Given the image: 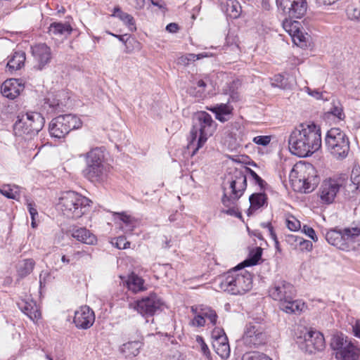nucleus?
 <instances>
[{"label": "nucleus", "instance_id": "f257e3e1", "mask_svg": "<svg viewBox=\"0 0 360 360\" xmlns=\"http://www.w3.org/2000/svg\"><path fill=\"white\" fill-rule=\"evenodd\" d=\"M290 152L298 157H307L321 146V129L314 123H302L297 127L288 139Z\"/></svg>", "mask_w": 360, "mask_h": 360}, {"label": "nucleus", "instance_id": "f03ea898", "mask_svg": "<svg viewBox=\"0 0 360 360\" xmlns=\"http://www.w3.org/2000/svg\"><path fill=\"white\" fill-rule=\"evenodd\" d=\"M217 124L212 116L205 111L196 113L193 127L188 138V148L193 150L192 155L201 148L208 138L214 134Z\"/></svg>", "mask_w": 360, "mask_h": 360}, {"label": "nucleus", "instance_id": "7ed1b4c3", "mask_svg": "<svg viewBox=\"0 0 360 360\" xmlns=\"http://www.w3.org/2000/svg\"><path fill=\"white\" fill-rule=\"evenodd\" d=\"M79 157L85 159L86 166L82 170L83 176L94 183L104 181L110 172V165L105 162V149L103 147L91 148L89 152Z\"/></svg>", "mask_w": 360, "mask_h": 360}, {"label": "nucleus", "instance_id": "20e7f679", "mask_svg": "<svg viewBox=\"0 0 360 360\" xmlns=\"http://www.w3.org/2000/svg\"><path fill=\"white\" fill-rule=\"evenodd\" d=\"M219 279L220 289L231 295H243L252 287V275L238 266L224 274Z\"/></svg>", "mask_w": 360, "mask_h": 360}, {"label": "nucleus", "instance_id": "39448f33", "mask_svg": "<svg viewBox=\"0 0 360 360\" xmlns=\"http://www.w3.org/2000/svg\"><path fill=\"white\" fill-rule=\"evenodd\" d=\"M91 201L81 194L69 191L59 198L58 208L68 218L78 219L89 211Z\"/></svg>", "mask_w": 360, "mask_h": 360}, {"label": "nucleus", "instance_id": "423d86ee", "mask_svg": "<svg viewBox=\"0 0 360 360\" xmlns=\"http://www.w3.org/2000/svg\"><path fill=\"white\" fill-rule=\"evenodd\" d=\"M247 187V176L245 173L241 170L236 169L230 181V188L231 189V195L227 197L226 194L222 198L223 205L228 207L227 210L222 212L231 215L240 217L235 207L236 202L243 195Z\"/></svg>", "mask_w": 360, "mask_h": 360}, {"label": "nucleus", "instance_id": "0eeeda50", "mask_svg": "<svg viewBox=\"0 0 360 360\" xmlns=\"http://www.w3.org/2000/svg\"><path fill=\"white\" fill-rule=\"evenodd\" d=\"M360 236V228H344L335 227L331 229L325 234L328 243L337 248L348 252L354 249V243L356 237Z\"/></svg>", "mask_w": 360, "mask_h": 360}, {"label": "nucleus", "instance_id": "6e6552de", "mask_svg": "<svg viewBox=\"0 0 360 360\" xmlns=\"http://www.w3.org/2000/svg\"><path fill=\"white\" fill-rule=\"evenodd\" d=\"M44 123V118L39 112L28 111L18 116L13 129L15 134H25L31 138L42 129Z\"/></svg>", "mask_w": 360, "mask_h": 360}, {"label": "nucleus", "instance_id": "1a4fd4ad", "mask_svg": "<svg viewBox=\"0 0 360 360\" xmlns=\"http://www.w3.org/2000/svg\"><path fill=\"white\" fill-rule=\"evenodd\" d=\"M326 145L330 153L337 159L345 158L349 151V139L339 128L330 129L326 136Z\"/></svg>", "mask_w": 360, "mask_h": 360}, {"label": "nucleus", "instance_id": "9d476101", "mask_svg": "<svg viewBox=\"0 0 360 360\" xmlns=\"http://www.w3.org/2000/svg\"><path fill=\"white\" fill-rule=\"evenodd\" d=\"M82 122L79 117L72 114L59 115L53 118L49 124V132L51 136L61 139L69 132L80 128Z\"/></svg>", "mask_w": 360, "mask_h": 360}, {"label": "nucleus", "instance_id": "9b49d317", "mask_svg": "<svg viewBox=\"0 0 360 360\" xmlns=\"http://www.w3.org/2000/svg\"><path fill=\"white\" fill-rule=\"evenodd\" d=\"M312 169L310 165L302 163L295 164L292 168L289 179L294 191L301 193H309L313 191L314 186L307 176L308 170Z\"/></svg>", "mask_w": 360, "mask_h": 360}, {"label": "nucleus", "instance_id": "f8f14e48", "mask_svg": "<svg viewBox=\"0 0 360 360\" xmlns=\"http://www.w3.org/2000/svg\"><path fill=\"white\" fill-rule=\"evenodd\" d=\"M163 304L158 295L150 293L148 296L129 304V307L136 309L143 316H153L156 312L162 310Z\"/></svg>", "mask_w": 360, "mask_h": 360}, {"label": "nucleus", "instance_id": "ddd939ff", "mask_svg": "<svg viewBox=\"0 0 360 360\" xmlns=\"http://www.w3.org/2000/svg\"><path fill=\"white\" fill-rule=\"evenodd\" d=\"M266 335L262 323L252 321L245 326L243 337V343L249 347H255L265 343Z\"/></svg>", "mask_w": 360, "mask_h": 360}, {"label": "nucleus", "instance_id": "4468645a", "mask_svg": "<svg viewBox=\"0 0 360 360\" xmlns=\"http://www.w3.org/2000/svg\"><path fill=\"white\" fill-rule=\"evenodd\" d=\"M279 9L290 18H302L307 13V0H276Z\"/></svg>", "mask_w": 360, "mask_h": 360}, {"label": "nucleus", "instance_id": "2eb2a0df", "mask_svg": "<svg viewBox=\"0 0 360 360\" xmlns=\"http://www.w3.org/2000/svg\"><path fill=\"white\" fill-rule=\"evenodd\" d=\"M344 185L343 178H330L322 183L319 188V197L323 203H332L338 193Z\"/></svg>", "mask_w": 360, "mask_h": 360}, {"label": "nucleus", "instance_id": "dca6fc26", "mask_svg": "<svg viewBox=\"0 0 360 360\" xmlns=\"http://www.w3.org/2000/svg\"><path fill=\"white\" fill-rule=\"evenodd\" d=\"M269 294L273 300L278 301L280 305L281 302L293 299L295 296V290L292 284L281 280L275 282L269 288Z\"/></svg>", "mask_w": 360, "mask_h": 360}, {"label": "nucleus", "instance_id": "f3484780", "mask_svg": "<svg viewBox=\"0 0 360 360\" xmlns=\"http://www.w3.org/2000/svg\"><path fill=\"white\" fill-rule=\"evenodd\" d=\"M212 347L215 352L221 358L227 359L230 356L231 349L228 338L224 330L215 328L212 333Z\"/></svg>", "mask_w": 360, "mask_h": 360}, {"label": "nucleus", "instance_id": "a211bd4d", "mask_svg": "<svg viewBox=\"0 0 360 360\" xmlns=\"http://www.w3.org/2000/svg\"><path fill=\"white\" fill-rule=\"evenodd\" d=\"M325 347V340L323 334L316 330H309L304 335V344L301 348L306 352L312 354L316 351H321Z\"/></svg>", "mask_w": 360, "mask_h": 360}, {"label": "nucleus", "instance_id": "6ab92c4d", "mask_svg": "<svg viewBox=\"0 0 360 360\" xmlns=\"http://www.w3.org/2000/svg\"><path fill=\"white\" fill-rule=\"evenodd\" d=\"M36 62L35 68L41 70L51 60V50L46 44L41 43L31 47Z\"/></svg>", "mask_w": 360, "mask_h": 360}, {"label": "nucleus", "instance_id": "aec40b11", "mask_svg": "<svg viewBox=\"0 0 360 360\" xmlns=\"http://www.w3.org/2000/svg\"><path fill=\"white\" fill-rule=\"evenodd\" d=\"M94 312L88 306L81 307L75 313L74 323L78 328H89L94 324Z\"/></svg>", "mask_w": 360, "mask_h": 360}, {"label": "nucleus", "instance_id": "412c9836", "mask_svg": "<svg viewBox=\"0 0 360 360\" xmlns=\"http://www.w3.org/2000/svg\"><path fill=\"white\" fill-rule=\"evenodd\" d=\"M24 86L18 79H9L6 80L1 85V91L4 97L9 99H15L23 90Z\"/></svg>", "mask_w": 360, "mask_h": 360}, {"label": "nucleus", "instance_id": "4be33fe9", "mask_svg": "<svg viewBox=\"0 0 360 360\" xmlns=\"http://www.w3.org/2000/svg\"><path fill=\"white\" fill-rule=\"evenodd\" d=\"M19 309L27 315L30 320L35 321L41 318V312L36 302L32 300H21L18 302Z\"/></svg>", "mask_w": 360, "mask_h": 360}, {"label": "nucleus", "instance_id": "5701e85b", "mask_svg": "<svg viewBox=\"0 0 360 360\" xmlns=\"http://www.w3.org/2000/svg\"><path fill=\"white\" fill-rule=\"evenodd\" d=\"M335 356L338 360H359L360 349L349 341L342 350L335 353Z\"/></svg>", "mask_w": 360, "mask_h": 360}, {"label": "nucleus", "instance_id": "b1692460", "mask_svg": "<svg viewBox=\"0 0 360 360\" xmlns=\"http://www.w3.org/2000/svg\"><path fill=\"white\" fill-rule=\"evenodd\" d=\"M72 28L69 23L57 22L51 23L49 27V33L50 35L56 37H68L71 34Z\"/></svg>", "mask_w": 360, "mask_h": 360}, {"label": "nucleus", "instance_id": "393cba45", "mask_svg": "<svg viewBox=\"0 0 360 360\" xmlns=\"http://www.w3.org/2000/svg\"><path fill=\"white\" fill-rule=\"evenodd\" d=\"M72 236L77 240L87 245H94L97 240L95 235L86 228H79L74 230Z\"/></svg>", "mask_w": 360, "mask_h": 360}, {"label": "nucleus", "instance_id": "a878e982", "mask_svg": "<svg viewBox=\"0 0 360 360\" xmlns=\"http://www.w3.org/2000/svg\"><path fill=\"white\" fill-rule=\"evenodd\" d=\"M25 59V53L24 51H15L9 58L6 67L11 72L20 70L24 65Z\"/></svg>", "mask_w": 360, "mask_h": 360}, {"label": "nucleus", "instance_id": "bb28decb", "mask_svg": "<svg viewBox=\"0 0 360 360\" xmlns=\"http://www.w3.org/2000/svg\"><path fill=\"white\" fill-rule=\"evenodd\" d=\"M304 307V302L300 300H294V298L281 302L279 305L280 309L288 314L301 312Z\"/></svg>", "mask_w": 360, "mask_h": 360}, {"label": "nucleus", "instance_id": "cd10ccee", "mask_svg": "<svg viewBox=\"0 0 360 360\" xmlns=\"http://www.w3.org/2000/svg\"><path fill=\"white\" fill-rule=\"evenodd\" d=\"M266 200V195L262 193H253L249 198L250 206L247 214L250 216L255 211L264 205Z\"/></svg>", "mask_w": 360, "mask_h": 360}, {"label": "nucleus", "instance_id": "c85d7f7f", "mask_svg": "<svg viewBox=\"0 0 360 360\" xmlns=\"http://www.w3.org/2000/svg\"><path fill=\"white\" fill-rule=\"evenodd\" d=\"M262 255V249L259 247H257L250 251L248 257L244 260L242 263L238 265L240 269H243L245 266H255L258 264L261 259Z\"/></svg>", "mask_w": 360, "mask_h": 360}, {"label": "nucleus", "instance_id": "c756f323", "mask_svg": "<svg viewBox=\"0 0 360 360\" xmlns=\"http://www.w3.org/2000/svg\"><path fill=\"white\" fill-rule=\"evenodd\" d=\"M216 115V118L221 122L227 121L231 115L233 108L227 105L221 103L210 109Z\"/></svg>", "mask_w": 360, "mask_h": 360}, {"label": "nucleus", "instance_id": "7c9ffc66", "mask_svg": "<svg viewBox=\"0 0 360 360\" xmlns=\"http://www.w3.org/2000/svg\"><path fill=\"white\" fill-rule=\"evenodd\" d=\"M141 342L139 341H131L123 344L120 347V352L128 357L136 356L139 353Z\"/></svg>", "mask_w": 360, "mask_h": 360}, {"label": "nucleus", "instance_id": "2f4dec72", "mask_svg": "<svg viewBox=\"0 0 360 360\" xmlns=\"http://www.w3.org/2000/svg\"><path fill=\"white\" fill-rule=\"evenodd\" d=\"M127 285L129 290L134 292H138L145 290L143 279L135 274H131L129 276Z\"/></svg>", "mask_w": 360, "mask_h": 360}, {"label": "nucleus", "instance_id": "473e14b6", "mask_svg": "<svg viewBox=\"0 0 360 360\" xmlns=\"http://www.w3.org/2000/svg\"><path fill=\"white\" fill-rule=\"evenodd\" d=\"M198 309L204 319L209 321L208 324H211L212 326L217 325L218 315L214 309L205 305H199Z\"/></svg>", "mask_w": 360, "mask_h": 360}, {"label": "nucleus", "instance_id": "72a5a7b5", "mask_svg": "<svg viewBox=\"0 0 360 360\" xmlns=\"http://www.w3.org/2000/svg\"><path fill=\"white\" fill-rule=\"evenodd\" d=\"M349 341L342 333L334 335L330 341V347L335 352H338L344 349Z\"/></svg>", "mask_w": 360, "mask_h": 360}, {"label": "nucleus", "instance_id": "f704fd0d", "mask_svg": "<svg viewBox=\"0 0 360 360\" xmlns=\"http://www.w3.org/2000/svg\"><path fill=\"white\" fill-rule=\"evenodd\" d=\"M20 188L14 184H5L0 188V193L9 199H17L20 196Z\"/></svg>", "mask_w": 360, "mask_h": 360}, {"label": "nucleus", "instance_id": "c9c22d12", "mask_svg": "<svg viewBox=\"0 0 360 360\" xmlns=\"http://www.w3.org/2000/svg\"><path fill=\"white\" fill-rule=\"evenodd\" d=\"M34 266V262L32 259H24L18 264V272L20 277L30 274Z\"/></svg>", "mask_w": 360, "mask_h": 360}, {"label": "nucleus", "instance_id": "e433bc0d", "mask_svg": "<svg viewBox=\"0 0 360 360\" xmlns=\"http://www.w3.org/2000/svg\"><path fill=\"white\" fill-rule=\"evenodd\" d=\"M283 27L292 37L296 33L299 32L302 25L298 21L285 19L283 22Z\"/></svg>", "mask_w": 360, "mask_h": 360}, {"label": "nucleus", "instance_id": "4c0bfd02", "mask_svg": "<svg viewBox=\"0 0 360 360\" xmlns=\"http://www.w3.org/2000/svg\"><path fill=\"white\" fill-rule=\"evenodd\" d=\"M328 113L331 114L339 120H343L345 118L343 107L339 101H333L331 107L329 108Z\"/></svg>", "mask_w": 360, "mask_h": 360}, {"label": "nucleus", "instance_id": "58836bf2", "mask_svg": "<svg viewBox=\"0 0 360 360\" xmlns=\"http://www.w3.org/2000/svg\"><path fill=\"white\" fill-rule=\"evenodd\" d=\"M43 108L47 112L52 113L59 111L62 108V105L59 100L49 97L45 99Z\"/></svg>", "mask_w": 360, "mask_h": 360}, {"label": "nucleus", "instance_id": "ea45409f", "mask_svg": "<svg viewBox=\"0 0 360 360\" xmlns=\"http://www.w3.org/2000/svg\"><path fill=\"white\" fill-rule=\"evenodd\" d=\"M288 242L292 243L295 242L300 245L302 249L306 250L307 251H310L312 250L313 245L312 243L309 240H304L302 237L295 236V235H289L288 236Z\"/></svg>", "mask_w": 360, "mask_h": 360}, {"label": "nucleus", "instance_id": "a19ab883", "mask_svg": "<svg viewBox=\"0 0 360 360\" xmlns=\"http://www.w3.org/2000/svg\"><path fill=\"white\" fill-rule=\"evenodd\" d=\"M307 34L303 32L302 27L299 30V32L295 34L292 38L293 43L301 48L307 46Z\"/></svg>", "mask_w": 360, "mask_h": 360}, {"label": "nucleus", "instance_id": "79ce46f5", "mask_svg": "<svg viewBox=\"0 0 360 360\" xmlns=\"http://www.w3.org/2000/svg\"><path fill=\"white\" fill-rule=\"evenodd\" d=\"M115 13H117V17L129 27L134 25V18L127 13L122 12L120 8H115Z\"/></svg>", "mask_w": 360, "mask_h": 360}, {"label": "nucleus", "instance_id": "37998d69", "mask_svg": "<svg viewBox=\"0 0 360 360\" xmlns=\"http://www.w3.org/2000/svg\"><path fill=\"white\" fill-rule=\"evenodd\" d=\"M307 92L309 95L314 97L317 100H323V101H328L329 99V94H328L326 91L321 92L319 90L314 89L312 90L310 88H307Z\"/></svg>", "mask_w": 360, "mask_h": 360}, {"label": "nucleus", "instance_id": "c03bdc74", "mask_svg": "<svg viewBox=\"0 0 360 360\" xmlns=\"http://www.w3.org/2000/svg\"><path fill=\"white\" fill-rule=\"evenodd\" d=\"M272 85L279 87L281 89H288L287 79L281 75H277L274 77Z\"/></svg>", "mask_w": 360, "mask_h": 360}, {"label": "nucleus", "instance_id": "a18cd8bd", "mask_svg": "<svg viewBox=\"0 0 360 360\" xmlns=\"http://www.w3.org/2000/svg\"><path fill=\"white\" fill-rule=\"evenodd\" d=\"M347 15L351 20L360 21V9L353 6L348 7Z\"/></svg>", "mask_w": 360, "mask_h": 360}, {"label": "nucleus", "instance_id": "49530a36", "mask_svg": "<svg viewBox=\"0 0 360 360\" xmlns=\"http://www.w3.org/2000/svg\"><path fill=\"white\" fill-rule=\"evenodd\" d=\"M196 311L198 314L194 316V318L191 321V325L195 327H203L205 326V320L201 316V313H200V310L198 308H196Z\"/></svg>", "mask_w": 360, "mask_h": 360}, {"label": "nucleus", "instance_id": "de8ad7c7", "mask_svg": "<svg viewBox=\"0 0 360 360\" xmlns=\"http://www.w3.org/2000/svg\"><path fill=\"white\" fill-rule=\"evenodd\" d=\"M287 227L292 231H298L301 228V224L299 220L294 217H290L286 220Z\"/></svg>", "mask_w": 360, "mask_h": 360}, {"label": "nucleus", "instance_id": "09e8293b", "mask_svg": "<svg viewBox=\"0 0 360 360\" xmlns=\"http://www.w3.org/2000/svg\"><path fill=\"white\" fill-rule=\"evenodd\" d=\"M245 172L249 173L251 177L255 180V183L258 184L261 189H263L266 183L265 181L257 175V174L248 167H245Z\"/></svg>", "mask_w": 360, "mask_h": 360}, {"label": "nucleus", "instance_id": "8fccbe9b", "mask_svg": "<svg viewBox=\"0 0 360 360\" xmlns=\"http://www.w3.org/2000/svg\"><path fill=\"white\" fill-rule=\"evenodd\" d=\"M243 360H271V359L263 353L255 352L248 354Z\"/></svg>", "mask_w": 360, "mask_h": 360}, {"label": "nucleus", "instance_id": "3c124183", "mask_svg": "<svg viewBox=\"0 0 360 360\" xmlns=\"http://www.w3.org/2000/svg\"><path fill=\"white\" fill-rule=\"evenodd\" d=\"M356 178H354V181L345 180L344 179V185L342 188H344L348 192H354L359 188L358 183L355 182Z\"/></svg>", "mask_w": 360, "mask_h": 360}, {"label": "nucleus", "instance_id": "603ef678", "mask_svg": "<svg viewBox=\"0 0 360 360\" xmlns=\"http://www.w3.org/2000/svg\"><path fill=\"white\" fill-rule=\"evenodd\" d=\"M261 226L267 229L270 237L275 242L276 245H278V241L277 240L276 234L274 231V228L271 222H262L261 223Z\"/></svg>", "mask_w": 360, "mask_h": 360}, {"label": "nucleus", "instance_id": "864d4df0", "mask_svg": "<svg viewBox=\"0 0 360 360\" xmlns=\"http://www.w3.org/2000/svg\"><path fill=\"white\" fill-rule=\"evenodd\" d=\"M270 136H257L254 137L253 142L257 145L266 146L271 141Z\"/></svg>", "mask_w": 360, "mask_h": 360}, {"label": "nucleus", "instance_id": "5fc2aeb1", "mask_svg": "<svg viewBox=\"0 0 360 360\" xmlns=\"http://www.w3.org/2000/svg\"><path fill=\"white\" fill-rule=\"evenodd\" d=\"M129 242H128L124 236H119L116 239L115 246L120 250L129 248Z\"/></svg>", "mask_w": 360, "mask_h": 360}, {"label": "nucleus", "instance_id": "6e6d98bb", "mask_svg": "<svg viewBox=\"0 0 360 360\" xmlns=\"http://www.w3.org/2000/svg\"><path fill=\"white\" fill-rule=\"evenodd\" d=\"M196 342L200 345L201 351L203 353V354L205 355L206 356H208L210 354V349L206 343L205 342L203 338L201 336L198 335L196 337Z\"/></svg>", "mask_w": 360, "mask_h": 360}, {"label": "nucleus", "instance_id": "4d7b16f0", "mask_svg": "<svg viewBox=\"0 0 360 360\" xmlns=\"http://www.w3.org/2000/svg\"><path fill=\"white\" fill-rule=\"evenodd\" d=\"M302 231L309 238H310L314 242H316L318 240V237L316 236L315 231L311 227L304 225L303 226Z\"/></svg>", "mask_w": 360, "mask_h": 360}, {"label": "nucleus", "instance_id": "13d9d810", "mask_svg": "<svg viewBox=\"0 0 360 360\" xmlns=\"http://www.w3.org/2000/svg\"><path fill=\"white\" fill-rule=\"evenodd\" d=\"M199 59H200V57H197L196 54L189 53L185 56H182L180 58V60L181 63H183L186 65V64H188V63L190 61H195V60H199Z\"/></svg>", "mask_w": 360, "mask_h": 360}, {"label": "nucleus", "instance_id": "bf43d9fd", "mask_svg": "<svg viewBox=\"0 0 360 360\" xmlns=\"http://www.w3.org/2000/svg\"><path fill=\"white\" fill-rule=\"evenodd\" d=\"M27 208L31 216L32 221L35 219V216L38 215L37 209L34 207L35 205L32 202H27Z\"/></svg>", "mask_w": 360, "mask_h": 360}, {"label": "nucleus", "instance_id": "052dcab7", "mask_svg": "<svg viewBox=\"0 0 360 360\" xmlns=\"http://www.w3.org/2000/svg\"><path fill=\"white\" fill-rule=\"evenodd\" d=\"M119 216L120 219L123 221L126 225H129L132 223V218L125 214L124 213H116Z\"/></svg>", "mask_w": 360, "mask_h": 360}, {"label": "nucleus", "instance_id": "680f3d73", "mask_svg": "<svg viewBox=\"0 0 360 360\" xmlns=\"http://www.w3.org/2000/svg\"><path fill=\"white\" fill-rule=\"evenodd\" d=\"M354 336L360 339V320H356L352 326Z\"/></svg>", "mask_w": 360, "mask_h": 360}, {"label": "nucleus", "instance_id": "e2e57ef3", "mask_svg": "<svg viewBox=\"0 0 360 360\" xmlns=\"http://www.w3.org/2000/svg\"><path fill=\"white\" fill-rule=\"evenodd\" d=\"M179 30V25L176 23L171 22L166 27V30L170 33H175Z\"/></svg>", "mask_w": 360, "mask_h": 360}, {"label": "nucleus", "instance_id": "0e129e2a", "mask_svg": "<svg viewBox=\"0 0 360 360\" xmlns=\"http://www.w3.org/2000/svg\"><path fill=\"white\" fill-rule=\"evenodd\" d=\"M150 1L153 6L158 7L160 9L165 8L166 4L164 0H150Z\"/></svg>", "mask_w": 360, "mask_h": 360}, {"label": "nucleus", "instance_id": "69168bd1", "mask_svg": "<svg viewBox=\"0 0 360 360\" xmlns=\"http://www.w3.org/2000/svg\"><path fill=\"white\" fill-rule=\"evenodd\" d=\"M72 257L75 259H79L82 257H91V255L84 251H77L72 255Z\"/></svg>", "mask_w": 360, "mask_h": 360}, {"label": "nucleus", "instance_id": "338daca9", "mask_svg": "<svg viewBox=\"0 0 360 360\" xmlns=\"http://www.w3.org/2000/svg\"><path fill=\"white\" fill-rule=\"evenodd\" d=\"M231 4V8H232V11H235L236 13L234 15V17H237L238 15H239V11H238V3L235 1V0H229Z\"/></svg>", "mask_w": 360, "mask_h": 360}, {"label": "nucleus", "instance_id": "774afa93", "mask_svg": "<svg viewBox=\"0 0 360 360\" xmlns=\"http://www.w3.org/2000/svg\"><path fill=\"white\" fill-rule=\"evenodd\" d=\"M145 0H135V8L141 10L144 7Z\"/></svg>", "mask_w": 360, "mask_h": 360}]
</instances>
